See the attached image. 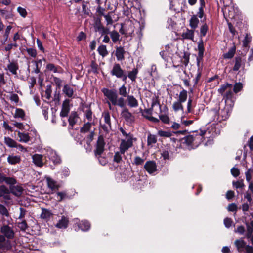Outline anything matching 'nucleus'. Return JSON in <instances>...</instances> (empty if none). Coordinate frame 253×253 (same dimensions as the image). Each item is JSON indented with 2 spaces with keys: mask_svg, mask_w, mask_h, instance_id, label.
<instances>
[{
  "mask_svg": "<svg viewBox=\"0 0 253 253\" xmlns=\"http://www.w3.org/2000/svg\"><path fill=\"white\" fill-rule=\"evenodd\" d=\"M104 95L109 100L108 104L109 108L112 109L111 104L118 106L123 109L121 115L125 121L128 123H132L134 121V116L130 113L128 109L125 107V100L123 97H119L117 91L115 89H109L104 88L102 89Z\"/></svg>",
  "mask_w": 253,
  "mask_h": 253,
  "instance_id": "obj_1",
  "label": "nucleus"
},
{
  "mask_svg": "<svg viewBox=\"0 0 253 253\" xmlns=\"http://www.w3.org/2000/svg\"><path fill=\"white\" fill-rule=\"evenodd\" d=\"M120 130L125 137V139L121 140L119 147L121 153L124 154L129 148L133 146V142L136 141V138L131 133H127L122 127L120 128Z\"/></svg>",
  "mask_w": 253,
  "mask_h": 253,
  "instance_id": "obj_2",
  "label": "nucleus"
},
{
  "mask_svg": "<svg viewBox=\"0 0 253 253\" xmlns=\"http://www.w3.org/2000/svg\"><path fill=\"white\" fill-rule=\"evenodd\" d=\"M234 101V100L225 101V107L219 112L218 115L214 117L213 120L215 122H221L227 119L232 110Z\"/></svg>",
  "mask_w": 253,
  "mask_h": 253,
  "instance_id": "obj_3",
  "label": "nucleus"
},
{
  "mask_svg": "<svg viewBox=\"0 0 253 253\" xmlns=\"http://www.w3.org/2000/svg\"><path fill=\"white\" fill-rule=\"evenodd\" d=\"M232 84L226 83L221 85L218 89V92L223 96L225 101L234 100L233 93L232 92Z\"/></svg>",
  "mask_w": 253,
  "mask_h": 253,
  "instance_id": "obj_4",
  "label": "nucleus"
},
{
  "mask_svg": "<svg viewBox=\"0 0 253 253\" xmlns=\"http://www.w3.org/2000/svg\"><path fill=\"white\" fill-rule=\"evenodd\" d=\"M93 27L94 28L95 32H98L101 36H103L105 34L109 33V28L105 27L101 21V18L97 17L94 18Z\"/></svg>",
  "mask_w": 253,
  "mask_h": 253,
  "instance_id": "obj_5",
  "label": "nucleus"
},
{
  "mask_svg": "<svg viewBox=\"0 0 253 253\" xmlns=\"http://www.w3.org/2000/svg\"><path fill=\"white\" fill-rule=\"evenodd\" d=\"M45 150L46 152L45 154V157H48L55 164H59L60 163V158L57 155L56 151L50 147L47 148Z\"/></svg>",
  "mask_w": 253,
  "mask_h": 253,
  "instance_id": "obj_6",
  "label": "nucleus"
},
{
  "mask_svg": "<svg viewBox=\"0 0 253 253\" xmlns=\"http://www.w3.org/2000/svg\"><path fill=\"white\" fill-rule=\"evenodd\" d=\"M235 244L239 252L243 251L244 249H245L247 253H253V248L251 246L246 245L245 242L242 239L236 240Z\"/></svg>",
  "mask_w": 253,
  "mask_h": 253,
  "instance_id": "obj_7",
  "label": "nucleus"
},
{
  "mask_svg": "<svg viewBox=\"0 0 253 253\" xmlns=\"http://www.w3.org/2000/svg\"><path fill=\"white\" fill-rule=\"evenodd\" d=\"M11 248V244L8 240H6L3 235H0V252H5Z\"/></svg>",
  "mask_w": 253,
  "mask_h": 253,
  "instance_id": "obj_8",
  "label": "nucleus"
},
{
  "mask_svg": "<svg viewBox=\"0 0 253 253\" xmlns=\"http://www.w3.org/2000/svg\"><path fill=\"white\" fill-rule=\"evenodd\" d=\"M105 142L102 136H99L97 142L96 148L95 150V155L97 157L100 156L104 150Z\"/></svg>",
  "mask_w": 253,
  "mask_h": 253,
  "instance_id": "obj_9",
  "label": "nucleus"
},
{
  "mask_svg": "<svg viewBox=\"0 0 253 253\" xmlns=\"http://www.w3.org/2000/svg\"><path fill=\"white\" fill-rule=\"evenodd\" d=\"M33 163L37 167H42L44 165V159L43 155L35 154L32 156Z\"/></svg>",
  "mask_w": 253,
  "mask_h": 253,
  "instance_id": "obj_10",
  "label": "nucleus"
},
{
  "mask_svg": "<svg viewBox=\"0 0 253 253\" xmlns=\"http://www.w3.org/2000/svg\"><path fill=\"white\" fill-rule=\"evenodd\" d=\"M206 133L205 130H200L199 133L196 132L192 134L193 136L194 146H197L203 140V136Z\"/></svg>",
  "mask_w": 253,
  "mask_h": 253,
  "instance_id": "obj_11",
  "label": "nucleus"
},
{
  "mask_svg": "<svg viewBox=\"0 0 253 253\" xmlns=\"http://www.w3.org/2000/svg\"><path fill=\"white\" fill-rule=\"evenodd\" d=\"M69 99H67L65 100L62 104V109L60 112V116L62 117H67L69 112Z\"/></svg>",
  "mask_w": 253,
  "mask_h": 253,
  "instance_id": "obj_12",
  "label": "nucleus"
},
{
  "mask_svg": "<svg viewBox=\"0 0 253 253\" xmlns=\"http://www.w3.org/2000/svg\"><path fill=\"white\" fill-rule=\"evenodd\" d=\"M144 168L149 173L151 174L156 171L157 166L156 163L153 161H147L145 165Z\"/></svg>",
  "mask_w": 253,
  "mask_h": 253,
  "instance_id": "obj_13",
  "label": "nucleus"
},
{
  "mask_svg": "<svg viewBox=\"0 0 253 253\" xmlns=\"http://www.w3.org/2000/svg\"><path fill=\"white\" fill-rule=\"evenodd\" d=\"M124 72V71L122 69L120 65L115 63L111 71V74L118 78Z\"/></svg>",
  "mask_w": 253,
  "mask_h": 253,
  "instance_id": "obj_14",
  "label": "nucleus"
},
{
  "mask_svg": "<svg viewBox=\"0 0 253 253\" xmlns=\"http://www.w3.org/2000/svg\"><path fill=\"white\" fill-rule=\"evenodd\" d=\"M45 179L48 187L52 190H58L60 187V185L57 182L51 178L49 177H46Z\"/></svg>",
  "mask_w": 253,
  "mask_h": 253,
  "instance_id": "obj_15",
  "label": "nucleus"
},
{
  "mask_svg": "<svg viewBox=\"0 0 253 253\" xmlns=\"http://www.w3.org/2000/svg\"><path fill=\"white\" fill-rule=\"evenodd\" d=\"M1 232L8 239H12L14 237V233L8 226H4L1 228Z\"/></svg>",
  "mask_w": 253,
  "mask_h": 253,
  "instance_id": "obj_16",
  "label": "nucleus"
},
{
  "mask_svg": "<svg viewBox=\"0 0 253 253\" xmlns=\"http://www.w3.org/2000/svg\"><path fill=\"white\" fill-rule=\"evenodd\" d=\"M68 219L64 216H62L61 219L56 223L55 226L59 229H65L68 227Z\"/></svg>",
  "mask_w": 253,
  "mask_h": 253,
  "instance_id": "obj_17",
  "label": "nucleus"
},
{
  "mask_svg": "<svg viewBox=\"0 0 253 253\" xmlns=\"http://www.w3.org/2000/svg\"><path fill=\"white\" fill-rule=\"evenodd\" d=\"M10 190L11 193L16 196H20L23 193V188L19 185L10 186Z\"/></svg>",
  "mask_w": 253,
  "mask_h": 253,
  "instance_id": "obj_18",
  "label": "nucleus"
},
{
  "mask_svg": "<svg viewBox=\"0 0 253 253\" xmlns=\"http://www.w3.org/2000/svg\"><path fill=\"white\" fill-rule=\"evenodd\" d=\"M232 185L233 187L236 189L238 193H240V190L241 192L245 186L243 179H240L237 181H233Z\"/></svg>",
  "mask_w": 253,
  "mask_h": 253,
  "instance_id": "obj_19",
  "label": "nucleus"
},
{
  "mask_svg": "<svg viewBox=\"0 0 253 253\" xmlns=\"http://www.w3.org/2000/svg\"><path fill=\"white\" fill-rule=\"evenodd\" d=\"M128 105L131 108H136L138 106L137 100L133 96L128 95L126 97Z\"/></svg>",
  "mask_w": 253,
  "mask_h": 253,
  "instance_id": "obj_20",
  "label": "nucleus"
},
{
  "mask_svg": "<svg viewBox=\"0 0 253 253\" xmlns=\"http://www.w3.org/2000/svg\"><path fill=\"white\" fill-rule=\"evenodd\" d=\"M18 137H19V141L22 143H28L30 140L31 138L27 133L21 132L18 131L17 133Z\"/></svg>",
  "mask_w": 253,
  "mask_h": 253,
  "instance_id": "obj_21",
  "label": "nucleus"
},
{
  "mask_svg": "<svg viewBox=\"0 0 253 253\" xmlns=\"http://www.w3.org/2000/svg\"><path fill=\"white\" fill-rule=\"evenodd\" d=\"M125 51L122 46L117 47L116 50L115 55L118 61H122L124 59Z\"/></svg>",
  "mask_w": 253,
  "mask_h": 253,
  "instance_id": "obj_22",
  "label": "nucleus"
},
{
  "mask_svg": "<svg viewBox=\"0 0 253 253\" xmlns=\"http://www.w3.org/2000/svg\"><path fill=\"white\" fill-rule=\"evenodd\" d=\"M21 157L19 156L11 155L7 157V162L9 164L15 165L21 162Z\"/></svg>",
  "mask_w": 253,
  "mask_h": 253,
  "instance_id": "obj_23",
  "label": "nucleus"
},
{
  "mask_svg": "<svg viewBox=\"0 0 253 253\" xmlns=\"http://www.w3.org/2000/svg\"><path fill=\"white\" fill-rule=\"evenodd\" d=\"M194 36V30L187 29L186 31L182 33L181 37L183 39H188L193 41Z\"/></svg>",
  "mask_w": 253,
  "mask_h": 253,
  "instance_id": "obj_24",
  "label": "nucleus"
},
{
  "mask_svg": "<svg viewBox=\"0 0 253 253\" xmlns=\"http://www.w3.org/2000/svg\"><path fill=\"white\" fill-rule=\"evenodd\" d=\"M63 92L68 97H73L74 94V89L71 85L68 84L65 85L63 88Z\"/></svg>",
  "mask_w": 253,
  "mask_h": 253,
  "instance_id": "obj_25",
  "label": "nucleus"
},
{
  "mask_svg": "<svg viewBox=\"0 0 253 253\" xmlns=\"http://www.w3.org/2000/svg\"><path fill=\"white\" fill-rule=\"evenodd\" d=\"M14 118L20 119L21 120H25V111L21 108H16L15 112L13 115Z\"/></svg>",
  "mask_w": 253,
  "mask_h": 253,
  "instance_id": "obj_26",
  "label": "nucleus"
},
{
  "mask_svg": "<svg viewBox=\"0 0 253 253\" xmlns=\"http://www.w3.org/2000/svg\"><path fill=\"white\" fill-rule=\"evenodd\" d=\"M243 65L244 62L242 58L240 56L236 57L235 58V65L233 67V70L237 71Z\"/></svg>",
  "mask_w": 253,
  "mask_h": 253,
  "instance_id": "obj_27",
  "label": "nucleus"
},
{
  "mask_svg": "<svg viewBox=\"0 0 253 253\" xmlns=\"http://www.w3.org/2000/svg\"><path fill=\"white\" fill-rule=\"evenodd\" d=\"M7 68L12 74L14 75L17 74V70L18 69V65L17 63L10 62L8 64Z\"/></svg>",
  "mask_w": 253,
  "mask_h": 253,
  "instance_id": "obj_28",
  "label": "nucleus"
},
{
  "mask_svg": "<svg viewBox=\"0 0 253 253\" xmlns=\"http://www.w3.org/2000/svg\"><path fill=\"white\" fill-rule=\"evenodd\" d=\"M4 143L10 148H14L16 146L17 142L9 137H4Z\"/></svg>",
  "mask_w": 253,
  "mask_h": 253,
  "instance_id": "obj_29",
  "label": "nucleus"
},
{
  "mask_svg": "<svg viewBox=\"0 0 253 253\" xmlns=\"http://www.w3.org/2000/svg\"><path fill=\"white\" fill-rule=\"evenodd\" d=\"M78 227L83 231H86L90 227V223L86 220H83L78 224Z\"/></svg>",
  "mask_w": 253,
  "mask_h": 253,
  "instance_id": "obj_30",
  "label": "nucleus"
},
{
  "mask_svg": "<svg viewBox=\"0 0 253 253\" xmlns=\"http://www.w3.org/2000/svg\"><path fill=\"white\" fill-rule=\"evenodd\" d=\"M246 237L247 238H249L252 236V235H253V220L251 221L249 223H246Z\"/></svg>",
  "mask_w": 253,
  "mask_h": 253,
  "instance_id": "obj_31",
  "label": "nucleus"
},
{
  "mask_svg": "<svg viewBox=\"0 0 253 253\" xmlns=\"http://www.w3.org/2000/svg\"><path fill=\"white\" fill-rule=\"evenodd\" d=\"M108 34H110V37L114 43H116L118 41H119L120 35L117 31L113 30L111 32H110L109 31Z\"/></svg>",
  "mask_w": 253,
  "mask_h": 253,
  "instance_id": "obj_32",
  "label": "nucleus"
},
{
  "mask_svg": "<svg viewBox=\"0 0 253 253\" xmlns=\"http://www.w3.org/2000/svg\"><path fill=\"white\" fill-rule=\"evenodd\" d=\"M52 215L51 211L47 210L46 209H42V212L41 214L42 218L48 220L50 218Z\"/></svg>",
  "mask_w": 253,
  "mask_h": 253,
  "instance_id": "obj_33",
  "label": "nucleus"
},
{
  "mask_svg": "<svg viewBox=\"0 0 253 253\" xmlns=\"http://www.w3.org/2000/svg\"><path fill=\"white\" fill-rule=\"evenodd\" d=\"M138 73V69L137 68H133L132 71L128 72L127 76L132 82H134L135 81Z\"/></svg>",
  "mask_w": 253,
  "mask_h": 253,
  "instance_id": "obj_34",
  "label": "nucleus"
},
{
  "mask_svg": "<svg viewBox=\"0 0 253 253\" xmlns=\"http://www.w3.org/2000/svg\"><path fill=\"white\" fill-rule=\"evenodd\" d=\"M189 22L190 27L192 29H195L197 27L199 21L197 16L193 15L191 18Z\"/></svg>",
  "mask_w": 253,
  "mask_h": 253,
  "instance_id": "obj_35",
  "label": "nucleus"
},
{
  "mask_svg": "<svg viewBox=\"0 0 253 253\" xmlns=\"http://www.w3.org/2000/svg\"><path fill=\"white\" fill-rule=\"evenodd\" d=\"M77 114L76 112H72L68 119L70 125L73 126L77 121Z\"/></svg>",
  "mask_w": 253,
  "mask_h": 253,
  "instance_id": "obj_36",
  "label": "nucleus"
},
{
  "mask_svg": "<svg viewBox=\"0 0 253 253\" xmlns=\"http://www.w3.org/2000/svg\"><path fill=\"white\" fill-rule=\"evenodd\" d=\"M187 98V91L185 89H182L179 93L178 99L177 100L183 103L185 102Z\"/></svg>",
  "mask_w": 253,
  "mask_h": 253,
  "instance_id": "obj_37",
  "label": "nucleus"
},
{
  "mask_svg": "<svg viewBox=\"0 0 253 253\" xmlns=\"http://www.w3.org/2000/svg\"><path fill=\"white\" fill-rule=\"evenodd\" d=\"M92 124H93V123L89 122L85 123L83 125V127L81 128L80 132L81 133H84L89 132Z\"/></svg>",
  "mask_w": 253,
  "mask_h": 253,
  "instance_id": "obj_38",
  "label": "nucleus"
},
{
  "mask_svg": "<svg viewBox=\"0 0 253 253\" xmlns=\"http://www.w3.org/2000/svg\"><path fill=\"white\" fill-rule=\"evenodd\" d=\"M46 69L54 73H59L61 72V68L55 66L54 64L51 63L47 65Z\"/></svg>",
  "mask_w": 253,
  "mask_h": 253,
  "instance_id": "obj_39",
  "label": "nucleus"
},
{
  "mask_svg": "<svg viewBox=\"0 0 253 253\" xmlns=\"http://www.w3.org/2000/svg\"><path fill=\"white\" fill-rule=\"evenodd\" d=\"M97 51L99 54L102 57H105L108 55V52L106 49V46L104 45H101L98 47Z\"/></svg>",
  "mask_w": 253,
  "mask_h": 253,
  "instance_id": "obj_40",
  "label": "nucleus"
},
{
  "mask_svg": "<svg viewBox=\"0 0 253 253\" xmlns=\"http://www.w3.org/2000/svg\"><path fill=\"white\" fill-rule=\"evenodd\" d=\"M182 102L178 100L174 102L172 105V108L175 111H178L179 110H183V106L182 104Z\"/></svg>",
  "mask_w": 253,
  "mask_h": 253,
  "instance_id": "obj_41",
  "label": "nucleus"
},
{
  "mask_svg": "<svg viewBox=\"0 0 253 253\" xmlns=\"http://www.w3.org/2000/svg\"><path fill=\"white\" fill-rule=\"evenodd\" d=\"M235 53V47H233L231 48L228 51L223 55V57L225 59H231L232 58Z\"/></svg>",
  "mask_w": 253,
  "mask_h": 253,
  "instance_id": "obj_42",
  "label": "nucleus"
},
{
  "mask_svg": "<svg viewBox=\"0 0 253 253\" xmlns=\"http://www.w3.org/2000/svg\"><path fill=\"white\" fill-rule=\"evenodd\" d=\"M157 139L155 135L149 134L147 138V143L148 145L155 144L157 142Z\"/></svg>",
  "mask_w": 253,
  "mask_h": 253,
  "instance_id": "obj_43",
  "label": "nucleus"
},
{
  "mask_svg": "<svg viewBox=\"0 0 253 253\" xmlns=\"http://www.w3.org/2000/svg\"><path fill=\"white\" fill-rule=\"evenodd\" d=\"M119 93L123 97H127L128 95L126 91V87L125 84H123L119 88Z\"/></svg>",
  "mask_w": 253,
  "mask_h": 253,
  "instance_id": "obj_44",
  "label": "nucleus"
},
{
  "mask_svg": "<svg viewBox=\"0 0 253 253\" xmlns=\"http://www.w3.org/2000/svg\"><path fill=\"white\" fill-rule=\"evenodd\" d=\"M184 142L188 145L194 146L193 136L192 134L186 136L184 138Z\"/></svg>",
  "mask_w": 253,
  "mask_h": 253,
  "instance_id": "obj_45",
  "label": "nucleus"
},
{
  "mask_svg": "<svg viewBox=\"0 0 253 253\" xmlns=\"http://www.w3.org/2000/svg\"><path fill=\"white\" fill-rule=\"evenodd\" d=\"M122 154L121 153L120 151L119 152H116L114 156L113 161L117 163H120L122 160L121 156Z\"/></svg>",
  "mask_w": 253,
  "mask_h": 253,
  "instance_id": "obj_46",
  "label": "nucleus"
},
{
  "mask_svg": "<svg viewBox=\"0 0 253 253\" xmlns=\"http://www.w3.org/2000/svg\"><path fill=\"white\" fill-rule=\"evenodd\" d=\"M105 124H107V125L111 126V121H110V116L108 112H105L103 115Z\"/></svg>",
  "mask_w": 253,
  "mask_h": 253,
  "instance_id": "obj_47",
  "label": "nucleus"
},
{
  "mask_svg": "<svg viewBox=\"0 0 253 253\" xmlns=\"http://www.w3.org/2000/svg\"><path fill=\"white\" fill-rule=\"evenodd\" d=\"M84 116L89 122H91L92 120V112L90 109H88L84 112Z\"/></svg>",
  "mask_w": 253,
  "mask_h": 253,
  "instance_id": "obj_48",
  "label": "nucleus"
},
{
  "mask_svg": "<svg viewBox=\"0 0 253 253\" xmlns=\"http://www.w3.org/2000/svg\"><path fill=\"white\" fill-rule=\"evenodd\" d=\"M144 162V159L139 156H136L133 160V164L136 165H142Z\"/></svg>",
  "mask_w": 253,
  "mask_h": 253,
  "instance_id": "obj_49",
  "label": "nucleus"
},
{
  "mask_svg": "<svg viewBox=\"0 0 253 253\" xmlns=\"http://www.w3.org/2000/svg\"><path fill=\"white\" fill-rule=\"evenodd\" d=\"M3 179L4 180V182L6 183L9 184L10 186L14 185L16 182V180L14 178H12V177H6V178H4Z\"/></svg>",
  "mask_w": 253,
  "mask_h": 253,
  "instance_id": "obj_50",
  "label": "nucleus"
},
{
  "mask_svg": "<svg viewBox=\"0 0 253 253\" xmlns=\"http://www.w3.org/2000/svg\"><path fill=\"white\" fill-rule=\"evenodd\" d=\"M101 129L103 130L105 133H108L111 129V126L107 125V124H101Z\"/></svg>",
  "mask_w": 253,
  "mask_h": 253,
  "instance_id": "obj_51",
  "label": "nucleus"
},
{
  "mask_svg": "<svg viewBox=\"0 0 253 253\" xmlns=\"http://www.w3.org/2000/svg\"><path fill=\"white\" fill-rule=\"evenodd\" d=\"M155 106L159 107V109L160 112L161 111V106L160 105L159 101H158V99L156 98L152 99V102L151 108V109H152Z\"/></svg>",
  "mask_w": 253,
  "mask_h": 253,
  "instance_id": "obj_52",
  "label": "nucleus"
},
{
  "mask_svg": "<svg viewBox=\"0 0 253 253\" xmlns=\"http://www.w3.org/2000/svg\"><path fill=\"white\" fill-rule=\"evenodd\" d=\"M243 87L242 84L241 83H236L234 86V92L235 93L240 91Z\"/></svg>",
  "mask_w": 253,
  "mask_h": 253,
  "instance_id": "obj_53",
  "label": "nucleus"
},
{
  "mask_svg": "<svg viewBox=\"0 0 253 253\" xmlns=\"http://www.w3.org/2000/svg\"><path fill=\"white\" fill-rule=\"evenodd\" d=\"M17 11L19 14L23 17L25 18L27 15L26 10L21 7H18L17 8Z\"/></svg>",
  "mask_w": 253,
  "mask_h": 253,
  "instance_id": "obj_54",
  "label": "nucleus"
},
{
  "mask_svg": "<svg viewBox=\"0 0 253 253\" xmlns=\"http://www.w3.org/2000/svg\"><path fill=\"white\" fill-rule=\"evenodd\" d=\"M158 134L161 137H169L171 136V133L169 132L163 130L158 131Z\"/></svg>",
  "mask_w": 253,
  "mask_h": 253,
  "instance_id": "obj_55",
  "label": "nucleus"
},
{
  "mask_svg": "<svg viewBox=\"0 0 253 253\" xmlns=\"http://www.w3.org/2000/svg\"><path fill=\"white\" fill-rule=\"evenodd\" d=\"M192 99L191 98H189L187 102V113H191L193 112V105H192Z\"/></svg>",
  "mask_w": 253,
  "mask_h": 253,
  "instance_id": "obj_56",
  "label": "nucleus"
},
{
  "mask_svg": "<svg viewBox=\"0 0 253 253\" xmlns=\"http://www.w3.org/2000/svg\"><path fill=\"white\" fill-rule=\"evenodd\" d=\"M252 170L250 169H248V170L245 172L246 179L248 182L252 181Z\"/></svg>",
  "mask_w": 253,
  "mask_h": 253,
  "instance_id": "obj_57",
  "label": "nucleus"
},
{
  "mask_svg": "<svg viewBox=\"0 0 253 253\" xmlns=\"http://www.w3.org/2000/svg\"><path fill=\"white\" fill-rule=\"evenodd\" d=\"M27 52L28 53V54L30 55L31 57H35L37 55L36 50L34 48H27Z\"/></svg>",
  "mask_w": 253,
  "mask_h": 253,
  "instance_id": "obj_58",
  "label": "nucleus"
},
{
  "mask_svg": "<svg viewBox=\"0 0 253 253\" xmlns=\"http://www.w3.org/2000/svg\"><path fill=\"white\" fill-rule=\"evenodd\" d=\"M251 41V37L248 35V34H246L245 39L244 40L243 46L244 47H247L248 46V44Z\"/></svg>",
  "mask_w": 253,
  "mask_h": 253,
  "instance_id": "obj_59",
  "label": "nucleus"
},
{
  "mask_svg": "<svg viewBox=\"0 0 253 253\" xmlns=\"http://www.w3.org/2000/svg\"><path fill=\"white\" fill-rule=\"evenodd\" d=\"M208 30V26L206 24L202 25L200 28V33L201 36H205Z\"/></svg>",
  "mask_w": 253,
  "mask_h": 253,
  "instance_id": "obj_60",
  "label": "nucleus"
},
{
  "mask_svg": "<svg viewBox=\"0 0 253 253\" xmlns=\"http://www.w3.org/2000/svg\"><path fill=\"white\" fill-rule=\"evenodd\" d=\"M104 17L106 21L107 25H111L113 23V21L110 14L105 15Z\"/></svg>",
  "mask_w": 253,
  "mask_h": 253,
  "instance_id": "obj_61",
  "label": "nucleus"
},
{
  "mask_svg": "<svg viewBox=\"0 0 253 253\" xmlns=\"http://www.w3.org/2000/svg\"><path fill=\"white\" fill-rule=\"evenodd\" d=\"M233 223L232 220L229 218H226L224 220V224L227 228H229L231 226Z\"/></svg>",
  "mask_w": 253,
  "mask_h": 253,
  "instance_id": "obj_62",
  "label": "nucleus"
},
{
  "mask_svg": "<svg viewBox=\"0 0 253 253\" xmlns=\"http://www.w3.org/2000/svg\"><path fill=\"white\" fill-rule=\"evenodd\" d=\"M159 118L164 123L168 124L169 123V119L167 115H161L159 116Z\"/></svg>",
  "mask_w": 253,
  "mask_h": 253,
  "instance_id": "obj_63",
  "label": "nucleus"
},
{
  "mask_svg": "<svg viewBox=\"0 0 253 253\" xmlns=\"http://www.w3.org/2000/svg\"><path fill=\"white\" fill-rule=\"evenodd\" d=\"M228 210L230 211H236L237 210V206L236 204L231 203L228 205Z\"/></svg>",
  "mask_w": 253,
  "mask_h": 253,
  "instance_id": "obj_64",
  "label": "nucleus"
}]
</instances>
